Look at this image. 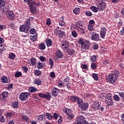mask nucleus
<instances>
[{"label":"nucleus","instance_id":"26","mask_svg":"<svg viewBox=\"0 0 124 124\" xmlns=\"http://www.w3.org/2000/svg\"><path fill=\"white\" fill-rule=\"evenodd\" d=\"M24 1L25 2H28L29 5L30 4H34V5H36L35 2L32 0H24Z\"/></svg>","mask_w":124,"mask_h":124},{"label":"nucleus","instance_id":"15","mask_svg":"<svg viewBox=\"0 0 124 124\" xmlns=\"http://www.w3.org/2000/svg\"><path fill=\"white\" fill-rule=\"evenodd\" d=\"M65 52H67L69 56H73V55L75 54V50L73 49H70L69 48L66 49L65 50Z\"/></svg>","mask_w":124,"mask_h":124},{"label":"nucleus","instance_id":"41","mask_svg":"<svg viewBox=\"0 0 124 124\" xmlns=\"http://www.w3.org/2000/svg\"><path fill=\"white\" fill-rule=\"evenodd\" d=\"M49 65L51 66L50 68H52L54 66V61L51 58H49Z\"/></svg>","mask_w":124,"mask_h":124},{"label":"nucleus","instance_id":"31","mask_svg":"<svg viewBox=\"0 0 124 124\" xmlns=\"http://www.w3.org/2000/svg\"><path fill=\"white\" fill-rule=\"evenodd\" d=\"M21 120L24 122H26L27 123H28V122H29V117H28V116H27L26 115H22Z\"/></svg>","mask_w":124,"mask_h":124},{"label":"nucleus","instance_id":"33","mask_svg":"<svg viewBox=\"0 0 124 124\" xmlns=\"http://www.w3.org/2000/svg\"><path fill=\"white\" fill-rule=\"evenodd\" d=\"M19 31H26V25H22L20 26Z\"/></svg>","mask_w":124,"mask_h":124},{"label":"nucleus","instance_id":"37","mask_svg":"<svg viewBox=\"0 0 124 124\" xmlns=\"http://www.w3.org/2000/svg\"><path fill=\"white\" fill-rule=\"evenodd\" d=\"M113 99L115 101H120V100H121V98L119 95L115 94L113 96Z\"/></svg>","mask_w":124,"mask_h":124},{"label":"nucleus","instance_id":"48","mask_svg":"<svg viewBox=\"0 0 124 124\" xmlns=\"http://www.w3.org/2000/svg\"><path fill=\"white\" fill-rule=\"evenodd\" d=\"M78 42L79 44H80L81 46L83 45L85 43V41L83 40V39H79L78 41Z\"/></svg>","mask_w":124,"mask_h":124},{"label":"nucleus","instance_id":"47","mask_svg":"<svg viewBox=\"0 0 124 124\" xmlns=\"http://www.w3.org/2000/svg\"><path fill=\"white\" fill-rule=\"evenodd\" d=\"M72 35L73 37H77V32L75 31H72Z\"/></svg>","mask_w":124,"mask_h":124},{"label":"nucleus","instance_id":"2","mask_svg":"<svg viewBox=\"0 0 124 124\" xmlns=\"http://www.w3.org/2000/svg\"><path fill=\"white\" fill-rule=\"evenodd\" d=\"M76 29L82 34L85 33V27H84V24L82 21H78L76 23Z\"/></svg>","mask_w":124,"mask_h":124},{"label":"nucleus","instance_id":"10","mask_svg":"<svg viewBox=\"0 0 124 124\" xmlns=\"http://www.w3.org/2000/svg\"><path fill=\"white\" fill-rule=\"evenodd\" d=\"M106 6V3L105 2L102 1L98 5V9L100 11H103L105 9V7Z\"/></svg>","mask_w":124,"mask_h":124},{"label":"nucleus","instance_id":"24","mask_svg":"<svg viewBox=\"0 0 124 124\" xmlns=\"http://www.w3.org/2000/svg\"><path fill=\"white\" fill-rule=\"evenodd\" d=\"M46 48V46L45 45V44L44 43H42L40 44H39V49L40 50H44Z\"/></svg>","mask_w":124,"mask_h":124},{"label":"nucleus","instance_id":"18","mask_svg":"<svg viewBox=\"0 0 124 124\" xmlns=\"http://www.w3.org/2000/svg\"><path fill=\"white\" fill-rule=\"evenodd\" d=\"M99 107H100V105L97 103H93L92 106V108L94 110H97Z\"/></svg>","mask_w":124,"mask_h":124},{"label":"nucleus","instance_id":"53","mask_svg":"<svg viewBox=\"0 0 124 124\" xmlns=\"http://www.w3.org/2000/svg\"><path fill=\"white\" fill-rule=\"evenodd\" d=\"M97 66H96V64H95V63H92L91 64V68H92V69H95V68H96Z\"/></svg>","mask_w":124,"mask_h":124},{"label":"nucleus","instance_id":"27","mask_svg":"<svg viewBox=\"0 0 124 124\" xmlns=\"http://www.w3.org/2000/svg\"><path fill=\"white\" fill-rule=\"evenodd\" d=\"M90 9L93 11V12H95V13H96L98 12V8L94 6H92L90 7Z\"/></svg>","mask_w":124,"mask_h":124},{"label":"nucleus","instance_id":"3","mask_svg":"<svg viewBox=\"0 0 124 124\" xmlns=\"http://www.w3.org/2000/svg\"><path fill=\"white\" fill-rule=\"evenodd\" d=\"M91 46V43L89 40H85L84 43L81 46V49L83 52H86V50H89Z\"/></svg>","mask_w":124,"mask_h":124},{"label":"nucleus","instance_id":"58","mask_svg":"<svg viewBox=\"0 0 124 124\" xmlns=\"http://www.w3.org/2000/svg\"><path fill=\"white\" fill-rule=\"evenodd\" d=\"M119 94L120 96H121V98L124 99V92H120L119 93Z\"/></svg>","mask_w":124,"mask_h":124},{"label":"nucleus","instance_id":"5","mask_svg":"<svg viewBox=\"0 0 124 124\" xmlns=\"http://www.w3.org/2000/svg\"><path fill=\"white\" fill-rule=\"evenodd\" d=\"M35 3L36 5H34V4H30L29 5L30 10H31V13H32V14H35V13H36V7L39 6V5L40 4L39 3V2L36 3L35 2Z\"/></svg>","mask_w":124,"mask_h":124},{"label":"nucleus","instance_id":"42","mask_svg":"<svg viewBox=\"0 0 124 124\" xmlns=\"http://www.w3.org/2000/svg\"><path fill=\"white\" fill-rule=\"evenodd\" d=\"M92 77L95 81H97L98 80V75L96 74H93L92 75Z\"/></svg>","mask_w":124,"mask_h":124},{"label":"nucleus","instance_id":"30","mask_svg":"<svg viewBox=\"0 0 124 124\" xmlns=\"http://www.w3.org/2000/svg\"><path fill=\"white\" fill-rule=\"evenodd\" d=\"M2 96L4 99L7 98L8 96V92H3L2 93Z\"/></svg>","mask_w":124,"mask_h":124},{"label":"nucleus","instance_id":"51","mask_svg":"<svg viewBox=\"0 0 124 124\" xmlns=\"http://www.w3.org/2000/svg\"><path fill=\"white\" fill-rule=\"evenodd\" d=\"M39 60L41 62H46V58L44 56H40L39 57Z\"/></svg>","mask_w":124,"mask_h":124},{"label":"nucleus","instance_id":"49","mask_svg":"<svg viewBox=\"0 0 124 124\" xmlns=\"http://www.w3.org/2000/svg\"><path fill=\"white\" fill-rule=\"evenodd\" d=\"M85 14H86V16H88L89 17H91V16H92V15H93V14L90 11H86L85 12Z\"/></svg>","mask_w":124,"mask_h":124},{"label":"nucleus","instance_id":"40","mask_svg":"<svg viewBox=\"0 0 124 124\" xmlns=\"http://www.w3.org/2000/svg\"><path fill=\"white\" fill-rule=\"evenodd\" d=\"M78 104V107H79L80 105H82L83 103V100L79 98H78V100H77Z\"/></svg>","mask_w":124,"mask_h":124},{"label":"nucleus","instance_id":"59","mask_svg":"<svg viewBox=\"0 0 124 124\" xmlns=\"http://www.w3.org/2000/svg\"><path fill=\"white\" fill-rule=\"evenodd\" d=\"M46 25H47V26H50V25H51V19H50V18L47 19Z\"/></svg>","mask_w":124,"mask_h":124},{"label":"nucleus","instance_id":"57","mask_svg":"<svg viewBox=\"0 0 124 124\" xmlns=\"http://www.w3.org/2000/svg\"><path fill=\"white\" fill-rule=\"evenodd\" d=\"M53 118L54 119V120H57L58 118H59V115L56 113H55L53 114Z\"/></svg>","mask_w":124,"mask_h":124},{"label":"nucleus","instance_id":"14","mask_svg":"<svg viewBox=\"0 0 124 124\" xmlns=\"http://www.w3.org/2000/svg\"><path fill=\"white\" fill-rule=\"evenodd\" d=\"M52 93L53 96H57V95H58V94L59 93V89L56 87L53 88L52 91Z\"/></svg>","mask_w":124,"mask_h":124},{"label":"nucleus","instance_id":"6","mask_svg":"<svg viewBox=\"0 0 124 124\" xmlns=\"http://www.w3.org/2000/svg\"><path fill=\"white\" fill-rule=\"evenodd\" d=\"M38 95L40 97H42V98H46V99H47L48 100H50V99H51V97H52L51 93H45V94L39 93Z\"/></svg>","mask_w":124,"mask_h":124},{"label":"nucleus","instance_id":"13","mask_svg":"<svg viewBox=\"0 0 124 124\" xmlns=\"http://www.w3.org/2000/svg\"><path fill=\"white\" fill-rule=\"evenodd\" d=\"M62 46L64 51H65L67 49H68L69 48V43H68V42L65 41Z\"/></svg>","mask_w":124,"mask_h":124},{"label":"nucleus","instance_id":"9","mask_svg":"<svg viewBox=\"0 0 124 124\" xmlns=\"http://www.w3.org/2000/svg\"><path fill=\"white\" fill-rule=\"evenodd\" d=\"M107 31V30L105 27H103L101 29V31L100 32V37L101 38H103V39H104L105 38V35H106V31Z\"/></svg>","mask_w":124,"mask_h":124},{"label":"nucleus","instance_id":"55","mask_svg":"<svg viewBox=\"0 0 124 124\" xmlns=\"http://www.w3.org/2000/svg\"><path fill=\"white\" fill-rule=\"evenodd\" d=\"M13 116V113L12 112H7L6 113V117L8 118H10V117H12Z\"/></svg>","mask_w":124,"mask_h":124},{"label":"nucleus","instance_id":"60","mask_svg":"<svg viewBox=\"0 0 124 124\" xmlns=\"http://www.w3.org/2000/svg\"><path fill=\"white\" fill-rule=\"evenodd\" d=\"M93 48L94 50H97L98 49V45L97 44H94L93 46Z\"/></svg>","mask_w":124,"mask_h":124},{"label":"nucleus","instance_id":"46","mask_svg":"<svg viewBox=\"0 0 124 124\" xmlns=\"http://www.w3.org/2000/svg\"><path fill=\"white\" fill-rule=\"evenodd\" d=\"M97 57L95 55L92 56L91 60L92 62H95L96 61Z\"/></svg>","mask_w":124,"mask_h":124},{"label":"nucleus","instance_id":"11","mask_svg":"<svg viewBox=\"0 0 124 124\" xmlns=\"http://www.w3.org/2000/svg\"><path fill=\"white\" fill-rule=\"evenodd\" d=\"M7 16L10 20H13L15 19V15H14V13L11 11H9L7 13Z\"/></svg>","mask_w":124,"mask_h":124},{"label":"nucleus","instance_id":"63","mask_svg":"<svg viewBox=\"0 0 124 124\" xmlns=\"http://www.w3.org/2000/svg\"><path fill=\"white\" fill-rule=\"evenodd\" d=\"M12 107H13V108H16V101L12 103Z\"/></svg>","mask_w":124,"mask_h":124},{"label":"nucleus","instance_id":"61","mask_svg":"<svg viewBox=\"0 0 124 124\" xmlns=\"http://www.w3.org/2000/svg\"><path fill=\"white\" fill-rule=\"evenodd\" d=\"M88 30L89 31H93V26L92 25H88Z\"/></svg>","mask_w":124,"mask_h":124},{"label":"nucleus","instance_id":"4","mask_svg":"<svg viewBox=\"0 0 124 124\" xmlns=\"http://www.w3.org/2000/svg\"><path fill=\"white\" fill-rule=\"evenodd\" d=\"M30 95H31V93L29 92H23L20 94L19 98L21 101H25L29 98Z\"/></svg>","mask_w":124,"mask_h":124},{"label":"nucleus","instance_id":"32","mask_svg":"<svg viewBox=\"0 0 124 124\" xmlns=\"http://www.w3.org/2000/svg\"><path fill=\"white\" fill-rule=\"evenodd\" d=\"M64 35H65V32L61 30L59 31V33H58V36H59V37H62Z\"/></svg>","mask_w":124,"mask_h":124},{"label":"nucleus","instance_id":"43","mask_svg":"<svg viewBox=\"0 0 124 124\" xmlns=\"http://www.w3.org/2000/svg\"><path fill=\"white\" fill-rule=\"evenodd\" d=\"M79 10H80L79 8H75L74 10H73V12L75 14H76V15H78V14H79V13H80V12L79 11Z\"/></svg>","mask_w":124,"mask_h":124},{"label":"nucleus","instance_id":"38","mask_svg":"<svg viewBox=\"0 0 124 124\" xmlns=\"http://www.w3.org/2000/svg\"><path fill=\"white\" fill-rule=\"evenodd\" d=\"M78 97L76 96H72L71 97V99L72 100V101H73V102H76V101H77L78 99Z\"/></svg>","mask_w":124,"mask_h":124},{"label":"nucleus","instance_id":"44","mask_svg":"<svg viewBox=\"0 0 124 124\" xmlns=\"http://www.w3.org/2000/svg\"><path fill=\"white\" fill-rule=\"evenodd\" d=\"M68 117V119H74V115L72 112L70 113L69 114L67 115Z\"/></svg>","mask_w":124,"mask_h":124},{"label":"nucleus","instance_id":"29","mask_svg":"<svg viewBox=\"0 0 124 124\" xmlns=\"http://www.w3.org/2000/svg\"><path fill=\"white\" fill-rule=\"evenodd\" d=\"M63 111V112L65 113V114H66L67 115H69V114H70V113L72 112V111L69 108H64Z\"/></svg>","mask_w":124,"mask_h":124},{"label":"nucleus","instance_id":"64","mask_svg":"<svg viewBox=\"0 0 124 124\" xmlns=\"http://www.w3.org/2000/svg\"><path fill=\"white\" fill-rule=\"evenodd\" d=\"M121 122L122 123V124H124V113L123 114H122V115L121 116Z\"/></svg>","mask_w":124,"mask_h":124},{"label":"nucleus","instance_id":"35","mask_svg":"<svg viewBox=\"0 0 124 124\" xmlns=\"http://www.w3.org/2000/svg\"><path fill=\"white\" fill-rule=\"evenodd\" d=\"M34 73L35 76H41L42 74L41 71H40L39 70H35Z\"/></svg>","mask_w":124,"mask_h":124},{"label":"nucleus","instance_id":"62","mask_svg":"<svg viewBox=\"0 0 124 124\" xmlns=\"http://www.w3.org/2000/svg\"><path fill=\"white\" fill-rule=\"evenodd\" d=\"M55 76H56V75L55 74V73L54 72H51L50 73V77L51 78H54V77H55Z\"/></svg>","mask_w":124,"mask_h":124},{"label":"nucleus","instance_id":"7","mask_svg":"<svg viewBox=\"0 0 124 124\" xmlns=\"http://www.w3.org/2000/svg\"><path fill=\"white\" fill-rule=\"evenodd\" d=\"M86 122L85 117L81 115L78 117L77 119V123H76V124H86Z\"/></svg>","mask_w":124,"mask_h":124},{"label":"nucleus","instance_id":"36","mask_svg":"<svg viewBox=\"0 0 124 124\" xmlns=\"http://www.w3.org/2000/svg\"><path fill=\"white\" fill-rule=\"evenodd\" d=\"M5 1L4 0H0V8H2L5 6Z\"/></svg>","mask_w":124,"mask_h":124},{"label":"nucleus","instance_id":"22","mask_svg":"<svg viewBox=\"0 0 124 124\" xmlns=\"http://www.w3.org/2000/svg\"><path fill=\"white\" fill-rule=\"evenodd\" d=\"M8 79L7 77L4 76L1 78V81L4 84H6V83H8Z\"/></svg>","mask_w":124,"mask_h":124},{"label":"nucleus","instance_id":"21","mask_svg":"<svg viewBox=\"0 0 124 124\" xmlns=\"http://www.w3.org/2000/svg\"><path fill=\"white\" fill-rule=\"evenodd\" d=\"M46 44L47 47H50V46L53 45V41L51 39H47L46 40Z\"/></svg>","mask_w":124,"mask_h":124},{"label":"nucleus","instance_id":"56","mask_svg":"<svg viewBox=\"0 0 124 124\" xmlns=\"http://www.w3.org/2000/svg\"><path fill=\"white\" fill-rule=\"evenodd\" d=\"M60 31H61V29H55L54 30V33H55L58 35Z\"/></svg>","mask_w":124,"mask_h":124},{"label":"nucleus","instance_id":"50","mask_svg":"<svg viewBox=\"0 0 124 124\" xmlns=\"http://www.w3.org/2000/svg\"><path fill=\"white\" fill-rule=\"evenodd\" d=\"M22 76V72H16V77H21Z\"/></svg>","mask_w":124,"mask_h":124},{"label":"nucleus","instance_id":"39","mask_svg":"<svg viewBox=\"0 0 124 124\" xmlns=\"http://www.w3.org/2000/svg\"><path fill=\"white\" fill-rule=\"evenodd\" d=\"M62 20L59 22V25L61 27H64V25H65V22L63 21V17H62Z\"/></svg>","mask_w":124,"mask_h":124},{"label":"nucleus","instance_id":"8","mask_svg":"<svg viewBox=\"0 0 124 124\" xmlns=\"http://www.w3.org/2000/svg\"><path fill=\"white\" fill-rule=\"evenodd\" d=\"M79 108H80L82 111H87L88 108H89V103L87 102L83 103L82 105L79 106Z\"/></svg>","mask_w":124,"mask_h":124},{"label":"nucleus","instance_id":"16","mask_svg":"<svg viewBox=\"0 0 124 124\" xmlns=\"http://www.w3.org/2000/svg\"><path fill=\"white\" fill-rule=\"evenodd\" d=\"M56 55L58 59H62V57H63V54L62 53V51H61L60 50H58L56 51Z\"/></svg>","mask_w":124,"mask_h":124},{"label":"nucleus","instance_id":"19","mask_svg":"<svg viewBox=\"0 0 124 124\" xmlns=\"http://www.w3.org/2000/svg\"><path fill=\"white\" fill-rule=\"evenodd\" d=\"M105 103L106 104H107V105L111 106L113 104V101H112V100L109 98H106Z\"/></svg>","mask_w":124,"mask_h":124},{"label":"nucleus","instance_id":"12","mask_svg":"<svg viewBox=\"0 0 124 124\" xmlns=\"http://www.w3.org/2000/svg\"><path fill=\"white\" fill-rule=\"evenodd\" d=\"M91 38L92 40H94V41H98V40H99V35L98 34H94L93 32Z\"/></svg>","mask_w":124,"mask_h":124},{"label":"nucleus","instance_id":"23","mask_svg":"<svg viewBox=\"0 0 124 124\" xmlns=\"http://www.w3.org/2000/svg\"><path fill=\"white\" fill-rule=\"evenodd\" d=\"M45 116L49 121H52V120H53V116L50 113H46Z\"/></svg>","mask_w":124,"mask_h":124},{"label":"nucleus","instance_id":"34","mask_svg":"<svg viewBox=\"0 0 124 124\" xmlns=\"http://www.w3.org/2000/svg\"><path fill=\"white\" fill-rule=\"evenodd\" d=\"M16 57V55H15V54L13 53H11L9 55V58L10 60H14Z\"/></svg>","mask_w":124,"mask_h":124},{"label":"nucleus","instance_id":"45","mask_svg":"<svg viewBox=\"0 0 124 124\" xmlns=\"http://www.w3.org/2000/svg\"><path fill=\"white\" fill-rule=\"evenodd\" d=\"M30 32L31 34H34V33L36 32V31H35V29H34V28H32L30 30Z\"/></svg>","mask_w":124,"mask_h":124},{"label":"nucleus","instance_id":"52","mask_svg":"<svg viewBox=\"0 0 124 124\" xmlns=\"http://www.w3.org/2000/svg\"><path fill=\"white\" fill-rule=\"evenodd\" d=\"M0 122L1 123H4V122H5V119H4V117L1 115H0Z\"/></svg>","mask_w":124,"mask_h":124},{"label":"nucleus","instance_id":"17","mask_svg":"<svg viewBox=\"0 0 124 124\" xmlns=\"http://www.w3.org/2000/svg\"><path fill=\"white\" fill-rule=\"evenodd\" d=\"M33 83L35 85L39 86L40 85H41V84H42V81H41V79H40V78H36L34 80Z\"/></svg>","mask_w":124,"mask_h":124},{"label":"nucleus","instance_id":"1","mask_svg":"<svg viewBox=\"0 0 124 124\" xmlns=\"http://www.w3.org/2000/svg\"><path fill=\"white\" fill-rule=\"evenodd\" d=\"M119 76H120V73L117 71H115L112 73L109 74L108 76L107 80L109 83L115 84L117 79L119 78Z\"/></svg>","mask_w":124,"mask_h":124},{"label":"nucleus","instance_id":"25","mask_svg":"<svg viewBox=\"0 0 124 124\" xmlns=\"http://www.w3.org/2000/svg\"><path fill=\"white\" fill-rule=\"evenodd\" d=\"M29 91L30 93H36V92H37V88L31 87L29 88Z\"/></svg>","mask_w":124,"mask_h":124},{"label":"nucleus","instance_id":"20","mask_svg":"<svg viewBox=\"0 0 124 124\" xmlns=\"http://www.w3.org/2000/svg\"><path fill=\"white\" fill-rule=\"evenodd\" d=\"M30 62L32 66H35V65H36V59H35V58H31L30 59Z\"/></svg>","mask_w":124,"mask_h":124},{"label":"nucleus","instance_id":"28","mask_svg":"<svg viewBox=\"0 0 124 124\" xmlns=\"http://www.w3.org/2000/svg\"><path fill=\"white\" fill-rule=\"evenodd\" d=\"M38 121L40 122V121H43L45 119V115L42 114L41 115H38L37 116Z\"/></svg>","mask_w":124,"mask_h":124},{"label":"nucleus","instance_id":"54","mask_svg":"<svg viewBox=\"0 0 124 124\" xmlns=\"http://www.w3.org/2000/svg\"><path fill=\"white\" fill-rule=\"evenodd\" d=\"M42 67H43V63L39 62L38 66V69H41V68H42Z\"/></svg>","mask_w":124,"mask_h":124}]
</instances>
